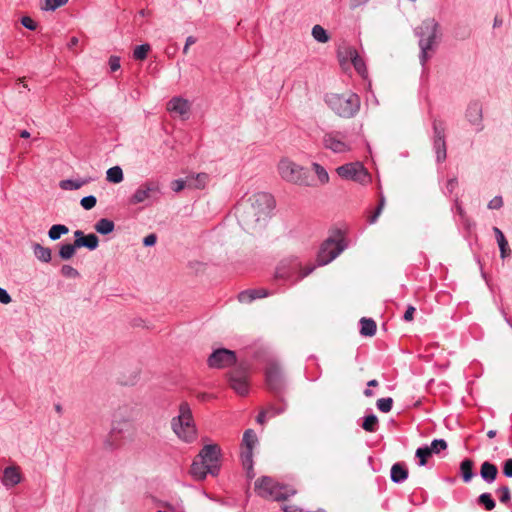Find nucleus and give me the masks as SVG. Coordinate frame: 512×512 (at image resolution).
<instances>
[{"instance_id": "obj_53", "label": "nucleus", "mask_w": 512, "mask_h": 512, "mask_svg": "<svg viewBox=\"0 0 512 512\" xmlns=\"http://www.w3.org/2000/svg\"><path fill=\"white\" fill-rule=\"evenodd\" d=\"M502 473L507 478H512V458L504 460L502 463Z\"/></svg>"}, {"instance_id": "obj_14", "label": "nucleus", "mask_w": 512, "mask_h": 512, "mask_svg": "<svg viewBox=\"0 0 512 512\" xmlns=\"http://www.w3.org/2000/svg\"><path fill=\"white\" fill-rule=\"evenodd\" d=\"M255 489L258 491V495L275 500L276 494L279 489H282L281 484L275 482L270 476H262L255 482Z\"/></svg>"}, {"instance_id": "obj_8", "label": "nucleus", "mask_w": 512, "mask_h": 512, "mask_svg": "<svg viewBox=\"0 0 512 512\" xmlns=\"http://www.w3.org/2000/svg\"><path fill=\"white\" fill-rule=\"evenodd\" d=\"M315 265L302 269L301 263L297 258L282 260L276 268L275 277L286 281L300 280L311 274Z\"/></svg>"}, {"instance_id": "obj_34", "label": "nucleus", "mask_w": 512, "mask_h": 512, "mask_svg": "<svg viewBox=\"0 0 512 512\" xmlns=\"http://www.w3.org/2000/svg\"><path fill=\"white\" fill-rule=\"evenodd\" d=\"M476 502L479 506L483 507L487 511L493 510L496 506V502H495L494 498L488 492H484V493L480 494L477 497Z\"/></svg>"}, {"instance_id": "obj_4", "label": "nucleus", "mask_w": 512, "mask_h": 512, "mask_svg": "<svg viewBox=\"0 0 512 512\" xmlns=\"http://www.w3.org/2000/svg\"><path fill=\"white\" fill-rule=\"evenodd\" d=\"M325 102L335 114L342 118H352L360 109V98L352 92L326 94Z\"/></svg>"}, {"instance_id": "obj_25", "label": "nucleus", "mask_w": 512, "mask_h": 512, "mask_svg": "<svg viewBox=\"0 0 512 512\" xmlns=\"http://www.w3.org/2000/svg\"><path fill=\"white\" fill-rule=\"evenodd\" d=\"M347 56H349L351 63L353 64L355 70L360 74L363 78L367 76V68L365 65L364 60L362 57L358 54L357 50L355 48L349 47L346 50Z\"/></svg>"}, {"instance_id": "obj_56", "label": "nucleus", "mask_w": 512, "mask_h": 512, "mask_svg": "<svg viewBox=\"0 0 512 512\" xmlns=\"http://www.w3.org/2000/svg\"><path fill=\"white\" fill-rule=\"evenodd\" d=\"M415 312L416 308L413 305H408L403 315V320L405 322H411L414 319Z\"/></svg>"}, {"instance_id": "obj_33", "label": "nucleus", "mask_w": 512, "mask_h": 512, "mask_svg": "<svg viewBox=\"0 0 512 512\" xmlns=\"http://www.w3.org/2000/svg\"><path fill=\"white\" fill-rule=\"evenodd\" d=\"M361 427L369 433H374L379 428L378 417L374 413H370L363 417V421L361 423Z\"/></svg>"}, {"instance_id": "obj_18", "label": "nucleus", "mask_w": 512, "mask_h": 512, "mask_svg": "<svg viewBox=\"0 0 512 512\" xmlns=\"http://www.w3.org/2000/svg\"><path fill=\"white\" fill-rule=\"evenodd\" d=\"M132 431V422L129 419H119V415L115 414L112 421V428L110 437L115 442L119 438L126 437V434L130 435Z\"/></svg>"}, {"instance_id": "obj_2", "label": "nucleus", "mask_w": 512, "mask_h": 512, "mask_svg": "<svg viewBox=\"0 0 512 512\" xmlns=\"http://www.w3.org/2000/svg\"><path fill=\"white\" fill-rule=\"evenodd\" d=\"M439 24L433 18L425 19L420 26L416 27L414 32L419 38L420 48L419 60L422 66L430 59V52H434L437 47Z\"/></svg>"}, {"instance_id": "obj_44", "label": "nucleus", "mask_w": 512, "mask_h": 512, "mask_svg": "<svg viewBox=\"0 0 512 512\" xmlns=\"http://www.w3.org/2000/svg\"><path fill=\"white\" fill-rule=\"evenodd\" d=\"M447 442L444 439H434L431 442V445L429 446V449L433 454H439L441 451H444L447 449Z\"/></svg>"}, {"instance_id": "obj_11", "label": "nucleus", "mask_w": 512, "mask_h": 512, "mask_svg": "<svg viewBox=\"0 0 512 512\" xmlns=\"http://www.w3.org/2000/svg\"><path fill=\"white\" fill-rule=\"evenodd\" d=\"M230 387L239 395L245 396L249 392V369L239 365L227 373Z\"/></svg>"}, {"instance_id": "obj_3", "label": "nucleus", "mask_w": 512, "mask_h": 512, "mask_svg": "<svg viewBox=\"0 0 512 512\" xmlns=\"http://www.w3.org/2000/svg\"><path fill=\"white\" fill-rule=\"evenodd\" d=\"M250 205L244 211V221L254 226L265 222L275 208L273 196L266 192H260L250 198Z\"/></svg>"}, {"instance_id": "obj_43", "label": "nucleus", "mask_w": 512, "mask_h": 512, "mask_svg": "<svg viewBox=\"0 0 512 512\" xmlns=\"http://www.w3.org/2000/svg\"><path fill=\"white\" fill-rule=\"evenodd\" d=\"M376 406L379 411L383 413H388L392 410L393 399L391 397L380 398L377 400Z\"/></svg>"}, {"instance_id": "obj_26", "label": "nucleus", "mask_w": 512, "mask_h": 512, "mask_svg": "<svg viewBox=\"0 0 512 512\" xmlns=\"http://www.w3.org/2000/svg\"><path fill=\"white\" fill-rule=\"evenodd\" d=\"M189 109H190V104H189L188 100H186L182 97H173L167 103V110L170 112L177 113L179 115L187 114Z\"/></svg>"}, {"instance_id": "obj_35", "label": "nucleus", "mask_w": 512, "mask_h": 512, "mask_svg": "<svg viewBox=\"0 0 512 512\" xmlns=\"http://www.w3.org/2000/svg\"><path fill=\"white\" fill-rule=\"evenodd\" d=\"M69 228L64 224H54L48 231V237L52 241H56L61 238L62 235L68 234Z\"/></svg>"}, {"instance_id": "obj_15", "label": "nucleus", "mask_w": 512, "mask_h": 512, "mask_svg": "<svg viewBox=\"0 0 512 512\" xmlns=\"http://www.w3.org/2000/svg\"><path fill=\"white\" fill-rule=\"evenodd\" d=\"M258 443V438L253 429H247L242 438L241 461L250 467L253 458V449Z\"/></svg>"}, {"instance_id": "obj_10", "label": "nucleus", "mask_w": 512, "mask_h": 512, "mask_svg": "<svg viewBox=\"0 0 512 512\" xmlns=\"http://www.w3.org/2000/svg\"><path fill=\"white\" fill-rule=\"evenodd\" d=\"M433 136V150L436 155L437 163H442L447 158V145L445 138V124L442 120L434 119L432 123Z\"/></svg>"}, {"instance_id": "obj_57", "label": "nucleus", "mask_w": 512, "mask_h": 512, "mask_svg": "<svg viewBox=\"0 0 512 512\" xmlns=\"http://www.w3.org/2000/svg\"><path fill=\"white\" fill-rule=\"evenodd\" d=\"M457 185H458V180L456 177H452V178L448 179L447 184H446V191L444 193L446 195L452 194L454 189L457 187Z\"/></svg>"}, {"instance_id": "obj_42", "label": "nucleus", "mask_w": 512, "mask_h": 512, "mask_svg": "<svg viewBox=\"0 0 512 512\" xmlns=\"http://www.w3.org/2000/svg\"><path fill=\"white\" fill-rule=\"evenodd\" d=\"M278 401L281 403L279 406L270 405L267 409H265V411H267L269 418L280 415L286 411L287 403H286L285 399L283 398V400H278Z\"/></svg>"}, {"instance_id": "obj_30", "label": "nucleus", "mask_w": 512, "mask_h": 512, "mask_svg": "<svg viewBox=\"0 0 512 512\" xmlns=\"http://www.w3.org/2000/svg\"><path fill=\"white\" fill-rule=\"evenodd\" d=\"M92 181L91 177L74 180V179H65L61 180L59 183V187L63 190H77L81 188L82 186L90 183Z\"/></svg>"}, {"instance_id": "obj_27", "label": "nucleus", "mask_w": 512, "mask_h": 512, "mask_svg": "<svg viewBox=\"0 0 512 512\" xmlns=\"http://www.w3.org/2000/svg\"><path fill=\"white\" fill-rule=\"evenodd\" d=\"M460 476L464 483H469L475 477L474 461L470 458H465L461 461L459 466Z\"/></svg>"}, {"instance_id": "obj_58", "label": "nucleus", "mask_w": 512, "mask_h": 512, "mask_svg": "<svg viewBox=\"0 0 512 512\" xmlns=\"http://www.w3.org/2000/svg\"><path fill=\"white\" fill-rule=\"evenodd\" d=\"M109 67L112 72H115L120 69V58L118 56H110L109 58Z\"/></svg>"}, {"instance_id": "obj_37", "label": "nucleus", "mask_w": 512, "mask_h": 512, "mask_svg": "<svg viewBox=\"0 0 512 512\" xmlns=\"http://www.w3.org/2000/svg\"><path fill=\"white\" fill-rule=\"evenodd\" d=\"M432 456V453L429 449V446L424 445L418 447L415 452V457L418 459L419 466H425L427 464L428 459Z\"/></svg>"}, {"instance_id": "obj_54", "label": "nucleus", "mask_w": 512, "mask_h": 512, "mask_svg": "<svg viewBox=\"0 0 512 512\" xmlns=\"http://www.w3.org/2000/svg\"><path fill=\"white\" fill-rule=\"evenodd\" d=\"M454 36L457 39L465 40L470 36V30L466 27H457L454 31Z\"/></svg>"}, {"instance_id": "obj_39", "label": "nucleus", "mask_w": 512, "mask_h": 512, "mask_svg": "<svg viewBox=\"0 0 512 512\" xmlns=\"http://www.w3.org/2000/svg\"><path fill=\"white\" fill-rule=\"evenodd\" d=\"M151 46L148 43L138 45L134 48L133 58L137 61H143L147 58Z\"/></svg>"}, {"instance_id": "obj_48", "label": "nucleus", "mask_w": 512, "mask_h": 512, "mask_svg": "<svg viewBox=\"0 0 512 512\" xmlns=\"http://www.w3.org/2000/svg\"><path fill=\"white\" fill-rule=\"evenodd\" d=\"M68 0H45V6L42 9L46 11H55L57 8L65 5Z\"/></svg>"}, {"instance_id": "obj_62", "label": "nucleus", "mask_w": 512, "mask_h": 512, "mask_svg": "<svg viewBox=\"0 0 512 512\" xmlns=\"http://www.w3.org/2000/svg\"><path fill=\"white\" fill-rule=\"evenodd\" d=\"M243 468L246 470V475L248 479H253L255 477V472L253 469V458H251V465L250 467L246 465L244 462H242Z\"/></svg>"}, {"instance_id": "obj_55", "label": "nucleus", "mask_w": 512, "mask_h": 512, "mask_svg": "<svg viewBox=\"0 0 512 512\" xmlns=\"http://www.w3.org/2000/svg\"><path fill=\"white\" fill-rule=\"evenodd\" d=\"M503 206V199L501 196H495L488 203V208L491 210L500 209Z\"/></svg>"}, {"instance_id": "obj_52", "label": "nucleus", "mask_w": 512, "mask_h": 512, "mask_svg": "<svg viewBox=\"0 0 512 512\" xmlns=\"http://www.w3.org/2000/svg\"><path fill=\"white\" fill-rule=\"evenodd\" d=\"M20 22L21 24L31 30V31H35L38 27V24L36 21H34L31 17L29 16H23L21 19H20Z\"/></svg>"}, {"instance_id": "obj_32", "label": "nucleus", "mask_w": 512, "mask_h": 512, "mask_svg": "<svg viewBox=\"0 0 512 512\" xmlns=\"http://www.w3.org/2000/svg\"><path fill=\"white\" fill-rule=\"evenodd\" d=\"M77 249L75 241L73 243H62L59 245L58 256L61 260L68 261L75 255Z\"/></svg>"}, {"instance_id": "obj_7", "label": "nucleus", "mask_w": 512, "mask_h": 512, "mask_svg": "<svg viewBox=\"0 0 512 512\" xmlns=\"http://www.w3.org/2000/svg\"><path fill=\"white\" fill-rule=\"evenodd\" d=\"M278 171L282 179L287 182L305 186L311 184L312 175L310 170L288 159H282L279 162Z\"/></svg>"}, {"instance_id": "obj_19", "label": "nucleus", "mask_w": 512, "mask_h": 512, "mask_svg": "<svg viewBox=\"0 0 512 512\" xmlns=\"http://www.w3.org/2000/svg\"><path fill=\"white\" fill-rule=\"evenodd\" d=\"M159 192V185L156 182L148 181L142 184L130 198L131 204H139L149 199L153 193Z\"/></svg>"}, {"instance_id": "obj_29", "label": "nucleus", "mask_w": 512, "mask_h": 512, "mask_svg": "<svg viewBox=\"0 0 512 512\" xmlns=\"http://www.w3.org/2000/svg\"><path fill=\"white\" fill-rule=\"evenodd\" d=\"M360 323V334L362 336L372 337L376 334L377 324L372 318L362 317Z\"/></svg>"}, {"instance_id": "obj_1", "label": "nucleus", "mask_w": 512, "mask_h": 512, "mask_svg": "<svg viewBox=\"0 0 512 512\" xmlns=\"http://www.w3.org/2000/svg\"><path fill=\"white\" fill-rule=\"evenodd\" d=\"M221 448L218 444H207L202 447L193 460L190 474L196 480H204L208 474L217 476L220 472Z\"/></svg>"}, {"instance_id": "obj_23", "label": "nucleus", "mask_w": 512, "mask_h": 512, "mask_svg": "<svg viewBox=\"0 0 512 512\" xmlns=\"http://www.w3.org/2000/svg\"><path fill=\"white\" fill-rule=\"evenodd\" d=\"M409 471L404 462H396L392 465L390 470L391 481L395 484H401L407 480Z\"/></svg>"}, {"instance_id": "obj_63", "label": "nucleus", "mask_w": 512, "mask_h": 512, "mask_svg": "<svg viewBox=\"0 0 512 512\" xmlns=\"http://www.w3.org/2000/svg\"><path fill=\"white\" fill-rule=\"evenodd\" d=\"M197 41V39L194 37V36H188L186 38V42H185V45H184V48H183V53L184 54H187L188 53V50H189V47L193 44H195Z\"/></svg>"}, {"instance_id": "obj_24", "label": "nucleus", "mask_w": 512, "mask_h": 512, "mask_svg": "<svg viewBox=\"0 0 512 512\" xmlns=\"http://www.w3.org/2000/svg\"><path fill=\"white\" fill-rule=\"evenodd\" d=\"M498 467L490 461H484L480 467V477L487 484L495 482L498 476Z\"/></svg>"}, {"instance_id": "obj_49", "label": "nucleus", "mask_w": 512, "mask_h": 512, "mask_svg": "<svg viewBox=\"0 0 512 512\" xmlns=\"http://www.w3.org/2000/svg\"><path fill=\"white\" fill-rule=\"evenodd\" d=\"M207 179H208L207 174L199 173V174H197V177L193 180V183L189 184V186H193L194 188H197V189L204 188Z\"/></svg>"}, {"instance_id": "obj_36", "label": "nucleus", "mask_w": 512, "mask_h": 512, "mask_svg": "<svg viewBox=\"0 0 512 512\" xmlns=\"http://www.w3.org/2000/svg\"><path fill=\"white\" fill-rule=\"evenodd\" d=\"M123 171L120 166H114L107 170L106 179L108 182L118 184L123 181Z\"/></svg>"}, {"instance_id": "obj_13", "label": "nucleus", "mask_w": 512, "mask_h": 512, "mask_svg": "<svg viewBox=\"0 0 512 512\" xmlns=\"http://www.w3.org/2000/svg\"><path fill=\"white\" fill-rule=\"evenodd\" d=\"M236 362V353L226 348L215 349L207 359L208 366L217 369L234 365Z\"/></svg>"}, {"instance_id": "obj_61", "label": "nucleus", "mask_w": 512, "mask_h": 512, "mask_svg": "<svg viewBox=\"0 0 512 512\" xmlns=\"http://www.w3.org/2000/svg\"><path fill=\"white\" fill-rule=\"evenodd\" d=\"M11 301L12 299L9 293L4 288L0 287V303L9 304Z\"/></svg>"}, {"instance_id": "obj_40", "label": "nucleus", "mask_w": 512, "mask_h": 512, "mask_svg": "<svg viewBox=\"0 0 512 512\" xmlns=\"http://www.w3.org/2000/svg\"><path fill=\"white\" fill-rule=\"evenodd\" d=\"M281 487L282 489H279L276 494L275 501H284L296 494V490L288 485L281 484Z\"/></svg>"}, {"instance_id": "obj_21", "label": "nucleus", "mask_w": 512, "mask_h": 512, "mask_svg": "<svg viewBox=\"0 0 512 512\" xmlns=\"http://www.w3.org/2000/svg\"><path fill=\"white\" fill-rule=\"evenodd\" d=\"M271 293L265 288L247 289L238 294V300L241 303L249 304L256 299L269 296Z\"/></svg>"}, {"instance_id": "obj_46", "label": "nucleus", "mask_w": 512, "mask_h": 512, "mask_svg": "<svg viewBox=\"0 0 512 512\" xmlns=\"http://www.w3.org/2000/svg\"><path fill=\"white\" fill-rule=\"evenodd\" d=\"M60 273L62 276L66 278H78L80 276V273L78 272L77 269L67 264L61 267Z\"/></svg>"}, {"instance_id": "obj_51", "label": "nucleus", "mask_w": 512, "mask_h": 512, "mask_svg": "<svg viewBox=\"0 0 512 512\" xmlns=\"http://www.w3.org/2000/svg\"><path fill=\"white\" fill-rule=\"evenodd\" d=\"M500 250V257L505 259L511 256V249L509 247L507 239L505 241L497 243Z\"/></svg>"}, {"instance_id": "obj_5", "label": "nucleus", "mask_w": 512, "mask_h": 512, "mask_svg": "<svg viewBox=\"0 0 512 512\" xmlns=\"http://www.w3.org/2000/svg\"><path fill=\"white\" fill-rule=\"evenodd\" d=\"M171 427L174 433L187 443H191L196 439L197 430L192 410L187 402L180 403L179 415L171 420Z\"/></svg>"}, {"instance_id": "obj_16", "label": "nucleus", "mask_w": 512, "mask_h": 512, "mask_svg": "<svg viewBox=\"0 0 512 512\" xmlns=\"http://www.w3.org/2000/svg\"><path fill=\"white\" fill-rule=\"evenodd\" d=\"M465 117L471 125L476 127L477 132H481L484 129L483 109L479 100H473L468 104Z\"/></svg>"}, {"instance_id": "obj_17", "label": "nucleus", "mask_w": 512, "mask_h": 512, "mask_svg": "<svg viewBox=\"0 0 512 512\" xmlns=\"http://www.w3.org/2000/svg\"><path fill=\"white\" fill-rule=\"evenodd\" d=\"M341 132H329L323 136V145L325 148L335 153H343L349 150V146L343 141Z\"/></svg>"}, {"instance_id": "obj_59", "label": "nucleus", "mask_w": 512, "mask_h": 512, "mask_svg": "<svg viewBox=\"0 0 512 512\" xmlns=\"http://www.w3.org/2000/svg\"><path fill=\"white\" fill-rule=\"evenodd\" d=\"M156 242H157V236L154 233L148 234L143 239V245L145 247H152L156 244Z\"/></svg>"}, {"instance_id": "obj_22", "label": "nucleus", "mask_w": 512, "mask_h": 512, "mask_svg": "<svg viewBox=\"0 0 512 512\" xmlns=\"http://www.w3.org/2000/svg\"><path fill=\"white\" fill-rule=\"evenodd\" d=\"M21 481V473L19 467L8 466L3 471L2 483L5 487H14Z\"/></svg>"}, {"instance_id": "obj_28", "label": "nucleus", "mask_w": 512, "mask_h": 512, "mask_svg": "<svg viewBox=\"0 0 512 512\" xmlns=\"http://www.w3.org/2000/svg\"><path fill=\"white\" fill-rule=\"evenodd\" d=\"M34 256L43 263H49L52 260V251L48 247H44L39 243L32 244Z\"/></svg>"}, {"instance_id": "obj_20", "label": "nucleus", "mask_w": 512, "mask_h": 512, "mask_svg": "<svg viewBox=\"0 0 512 512\" xmlns=\"http://www.w3.org/2000/svg\"><path fill=\"white\" fill-rule=\"evenodd\" d=\"M74 241L78 249L84 247L90 251H93L99 246V238L96 234H84V232L81 230H76L74 232Z\"/></svg>"}, {"instance_id": "obj_47", "label": "nucleus", "mask_w": 512, "mask_h": 512, "mask_svg": "<svg viewBox=\"0 0 512 512\" xmlns=\"http://www.w3.org/2000/svg\"><path fill=\"white\" fill-rule=\"evenodd\" d=\"M97 199L94 195H88L80 200V205L85 210H91L96 206Z\"/></svg>"}, {"instance_id": "obj_38", "label": "nucleus", "mask_w": 512, "mask_h": 512, "mask_svg": "<svg viewBox=\"0 0 512 512\" xmlns=\"http://www.w3.org/2000/svg\"><path fill=\"white\" fill-rule=\"evenodd\" d=\"M311 34L319 43H327L330 39L328 32L321 25H314Z\"/></svg>"}, {"instance_id": "obj_6", "label": "nucleus", "mask_w": 512, "mask_h": 512, "mask_svg": "<svg viewBox=\"0 0 512 512\" xmlns=\"http://www.w3.org/2000/svg\"><path fill=\"white\" fill-rule=\"evenodd\" d=\"M265 384L277 400H283L287 388L285 373L276 361H269L265 367Z\"/></svg>"}, {"instance_id": "obj_12", "label": "nucleus", "mask_w": 512, "mask_h": 512, "mask_svg": "<svg viewBox=\"0 0 512 512\" xmlns=\"http://www.w3.org/2000/svg\"><path fill=\"white\" fill-rule=\"evenodd\" d=\"M337 174L345 180H353L358 183H366L370 179L367 169L361 162H351L339 166Z\"/></svg>"}, {"instance_id": "obj_45", "label": "nucleus", "mask_w": 512, "mask_h": 512, "mask_svg": "<svg viewBox=\"0 0 512 512\" xmlns=\"http://www.w3.org/2000/svg\"><path fill=\"white\" fill-rule=\"evenodd\" d=\"M312 166H313L315 174L318 176V179L320 180V182L321 183L328 182L329 175H328L327 171L325 170V168L318 163H313Z\"/></svg>"}, {"instance_id": "obj_31", "label": "nucleus", "mask_w": 512, "mask_h": 512, "mask_svg": "<svg viewBox=\"0 0 512 512\" xmlns=\"http://www.w3.org/2000/svg\"><path fill=\"white\" fill-rule=\"evenodd\" d=\"M94 229L101 235H109L115 230V223L108 218H101L95 223Z\"/></svg>"}, {"instance_id": "obj_60", "label": "nucleus", "mask_w": 512, "mask_h": 512, "mask_svg": "<svg viewBox=\"0 0 512 512\" xmlns=\"http://www.w3.org/2000/svg\"><path fill=\"white\" fill-rule=\"evenodd\" d=\"M172 190L175 192H180L186 187V181L183 179H176L172 182Z\"/></svg>"}, {"instance_id": "obj_9", "label": "nucleus", "mask_w": 512, "mask_h": 512, "mask_svg": "<svg viewBox=\"0 0 512 512\" xmlns=\"http://www.w3.org/2000/svg\"><path fill=\"white\" fill-rule=\"evenodd\" d=\"M346 244L344 239H334L329 237L320 246L317 254V266H324L333 261L344 251Z\"/></svg>"}, {"instance_id": "obj_50", "label": "nucleus", "mask_w": 512, "mask_h": 512, "mask_svg": "<svg viewBox=\"0 0 512 512\" xmlns=\"http://www.w3.org/2000/svg\"><path fill=\"white\" fill-rule=\"evenodd\" d=\"M500 493L499 500L503 504H507L511 499V493L508 486H501L497 490Z\"/></svg>"}, {"instance_id": "obj_41", "label": "nucleus", "mask_w": 512, "mask_h": 512, "mask_svg": "<svg viewBox=\"0 0 512 512\" xmlns=\"http://www.w3.org/2000/svg\"><path fill=\"white\" fill-rule=\"evenodd\" d=\"M278 401L281 403L279 406L270 405L267 409H265V411H267L269 418L280 415L286 411L287 403H286L285 399L283 398V400H278Z\"/></svg>"}, {"instance_id": "obj_64", "label": "nucleus", "mask_w": 512, "mask_h": 512, "mask_svg": "<svg viewBox=\"0 0 512 512\" xmlns=\"http://www.w3.org/2000/svg\"><path fill=\"white\" fill-rule=\"evenodd\" d=\"M493 232L495 234V237H496V241L497 243L499 242H502V241H505L506 240V237L504 235V233L502 232L501 229H499L498 227H493Z\"/></svg>"}]
</instances>
